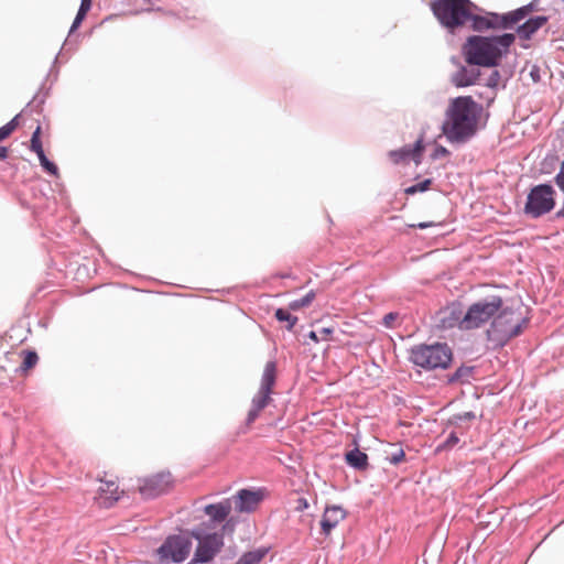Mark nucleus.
Listing matches in <instances>:
<instances>
[{
    "label": "nucleus",
    "mask_w": 564,
    "mask_h": 564,
    "mask_svg": "<svg viewBox=\"0 0 564 564\" xmlns=\"http://www.w3.org/2000/svg\"><path fill=\"white\" fill-rule=\"evenodd\" d=\"M479 106L471 96L454 98L442 124V132L451 143H466L477 132Z\"/></svg>",
    "instance_id": "f257e3e1"
},
{
    "label": "nucleus",
    "mask_w": 564,
    "mask_h": 564,
    "mask_svg": "<svg viewBox=\"0 0 564 564\" xmlns=\"http://www.w3.org/2000/svg\"><path fill=\"white\" fill-rule=\"evenodd\" d=\"M516 41V34L502 33L500 35H470L462 47L465 61L469 65L481 67H497L502 57L510 52Z\"/></svg>",
    "instance_id": "f03ea898"
},
{
    "label": "nucleus",
    "mask_w": 564,
    "mask_h": 564,
    "mask_svg": "<svg viewBox=\"0 0 564 564\" xmlns=\"http://www.w3.org/2000/svg\"><path fill=\"white\" fill-rule=\"evenodd\" d=\"M528 324L527 317H521L514 310L502 306L486 332L487 340L494 349H500L519 336Z\"/></svg>",
    "instance_id": "7ed1b4c3"
},
{
    "label": "nucleus",
    "mask_w": 564,
    "mask_h": 564,
    "mask_svg": "<svg viewBox=\"0 0 564 564\" xmlns=\"http://www.w3.org/2000/svg\"><path fill=\"white\" fill-rule=\"evenodd\" d=\"M431 9L441 25L454 33L468 22L470 9L478 7L470 0H433Z\"/></svg>",
    "instance_id": "20e7f679"
},
{
    "label": "nucleus",
    "mask_w": 564,
    "mask_h": 564,
    "mask_svg": "<svg viewBox=\"0 0 564 564\" xmlns=\"http://www.w3.org/2000/svg\"><path fill=\"white\" fill-rule=\"evenodd\" d=\"M453 354L447 344H420L410 349L409 360L426 371L449 367Z\"/></svg>",
    "instance_id": "39448f33"
},
{
    "label": "nucleus",
    "mask_w": 564,
    "mask_h": 564,
    "mask_svg": "<svg viewBox=\"0 0 564 564\" xmlns=\"http://www.w3.org/2000/svg\"><path fill=\"white\" fill-rule=\"evenodd\" d=\"M503 300L500 295L491 294L475 303L466 311L462 319V330L480 328L496 316L501 310Z\"/></svg>",
    "instance_id": "423d86ee"
},
{
    "label": "nucleus",
    "mask_w": 564,
    "mask_h": 564,
    "mask_svg": "<svg viewBox=\"0 0 564 564\" xmlns=\"http://www.w3.org/2000/svg\"><path fill=\"white\" fill-rule=\"evenodd\" d=\"M192 538L188 534H171L165 538L155 555L161 564H181L189 555Z\"/></svg>",
    "instance_id": "0eeeda50"
},
{
    "label": "nucleus",
    "mask_w": 564,
    "mask_h": 564,
    "mask_svg": "<svg viewBox=\"0 0 564 564\" xmlns=\"http://www.w3.org/2000/svg\"><path fill=\"white\" fill-rule=\"evenodd\" d=\"M555 189L551 184L543 183L533 186L527 197L523 212L536 219L550 213L555 207Z\"/></svg>",
    "instance_id": "6e6552de"
},
{
    "label": "nucleus",
    "mask_w": 564,
    "mask_h": 564,
    "mask_svg": "<svg viewBox=\"0 0 564 564\" xmlns=\"http://www.w3.org/2000/svg\"><path fill=\"white\" fill-rule=\"evenodd\" d=\"M189 536L198 542L189 564L210 562L224 545L223 533H204L202 529H193Z\"/></svg>",
    "instance_id": "1a4fd4ad"
},
{
    "label": "nucleus",
    "mask_w": 564,
    "mask_h": 564,
    "mask_svg": "<svg viewBox=\"0 0 564 564\" xmlns=\"http://www.w3.org/2000/svg\"><path fill=\"white\" fill-rule=\"evenodd\" d=\"M276 380V366L274 361H268L264 366L261 377V383L258 392L251 400V406L263 410L271 400L272 389Z\"/></svg>",
    "instance_id": "9d476101"
},
{
    "label": "nucleus",
    "mask_w": 564,
    "mask_h": 564,
    "mask_svg": "<svg viewBox=\"0 0 564 564\" xmlns=\"http://www.w3.org/2000/svg\"><path fill=\"white\" fill-rule=\"evenodd\" d=\"M172 475L170 471H161L143 480L140 486V494L145 499H153L166 494L172 487Z\"/></svg>",
    "instance_id": "9b49d317"
},
{
    "label": "nucleus",
    "mask_w": 564,
    "mask_h": 564,
    "mask_svg": "<svg viewBox=\"0 0 564 564\" xmlns=\"http://www.w3.org/2000/svg\"><path fill=\"white\" fill-rule=\"evenodd\" d=\"M61 52L55 56L53 64L46 75L45 80L48 78H52V83L48 87H45V83L42 84L39 91L34 95L33 99L26 105L28 108H32L33 111L41 112L42 107L45 104V100L47 96L50 95V90L52 88V85L57 80L59 70L56 67V64L58 63Z\"/></svg>",
    "instance_id": "f8f14e48"
},
{
    "label": "nucleus",
    "mask_w": 564,
    "mask_h": 564,
    "mask_svg": "<svg viewBox=\"0 0 564 564\" xmlns=\"http://www.w3.org/2000/svg\"><path fill=\"white\" fill-rule=\"evenodd\" d=\"M424 150L423 138H419L413 145H404L398 150L389 152V158L394 164L413 160L415 164L421 163L422 153Z\"/></svg>",
    "instance_id": "ddd939ff"
},
{
    "label": "nucleus",
    "mask_w": 564,
    "mask_h": 564,
    "mask_svg": "<svg viewBox=\"0 0 564 564\" xmlns=\"http://www.w3.org/2000/svg\"><path fill=\"white\" fill-rule=\"evenodd\" d=\"M479 65H462L451 76V83L457 88L476 85L480 77Z\"/></svg>",
    "instance_id": "4468645a"
},
{
    "label": "nucleus",
    "mask_w": 564,
    "mask_h": 564,
    "mask_svg": "<svg viewBox=\"0 0 564 564\" xmlns=\"http://www.w3.org/2000/svg\"><path fill=\"white\" fill-rule=\"evenodd\" d=\"M262 499L261 490L240 489L235 496L236 510L250 513L257 509Z\"/></svg>",
    "instance_id": "2eb2a0df"
},
{
    "label": "nucleus",
    "mask_w": 564,
    "mask_h": 564,
    "mask_svg": "<svg viewBox=\"0 0 564 564\" xmlns=\"http://www.w3.org/2000/svg\"><path fill=\"white\" fill-rule=\"evenodd\" d=\"M470 28L474 32L484 33L489 30H495L494 12L485 11L480 8L470 9V17L468 18Z\"/></svg>",
    "instance_id": "dca6fc26"
},
{
    "label": "nucleus",
    "mask_w": 564,
    "mask_h": 564,
    "mask_svg": "<svg viewBox=\"0 0 564 564\" xmlns=\"http://www.w3.org/2000/svg\"><path fill=\"white\" fill-rule=\"evenodd\" d=\"M346 518V511L340 506L327 507L321 520V528L324 535H329L340 521Z\"/></svg>",
    "instance_id": "f3484780"
},
{
    "label": "nucleus",
    "mask_w": 564,
    "mask_h": 564,
    "mask_svg": "<svg viewBox=\"0 0 564 564\" xmlns=\"http://www.w3.org/2000/svg\"><path fill=\"white\" fill-rule=\"evenodd\" d=\"M462 313L457 308H444L437 312L435 325L441 330H447L455 326L462 329Z\"/></svg>",
    "instance_id": "a211bd4d"
},
{
    "label": "nucleus",
    "mask_w": 564,
    "mask_h": 564,
    "mask_svg": "<svg viewBox=\"0 0 564 564\" xmlns=\"http://www.w3.org/2000/svg\"><path fill=\"white\" fill-rule=\"evenodd\" d=\"M203 510L204 513L209 517L210 522L221 523L228 518L231 511V502L230 499H224L217 503L206 505Z\"/></svg>",
    "instance_id": "6ab92c4d"
},
{
    "label": "nucleus",
    "mask_w": 564,
    "mask_h": 564,
    "mask_svg": "<svg viewBox=\"0 0 564 564\" xmlns=\"http://www.w3.org/2000/svg\"><path fill=\"white\" fill-rule=\"evenodd\" d=\"M547 20L549 18L546 15L529 18L525 22L518 25L516 29L517 35L521 40H530L532 35L547 22Z\"/></svg>",
    "instance_id": "aec40b11"
},
{
    "label": "nucleus",
    "mask_w": 564,
    "mask_h": 564,
    "mask_svg": "<svg viewBox=\"0 0 564 564\" xmlns=\"http://www.w3.org/2000/svg\"><path fill=\"white\" fill-rule=\"evenodd\" d=\"M520 13L521 12H517L516 10L509 11L507 13L494 12V21L496 24L495 30L513 29V26L521 21L519 18Z\"/></svg>",
    "instance_id": "412c9836"
},
{
    "label": "nucleus",
    "mask_w": 564,
    "mask_h": 564,
    "mask_svg": "<svg viewBox=\"0 0 564 564\" xmlns=\"http://www.w3.org/2000/svg\"><path fill=\"white\" fill-rule=\"evenodd\" d=\"M345 460L348 466L356 470H366L368 468V455L359 448H354L345 454Z\"/></svg>",
    "instance_id": "4be33fe9"
},
{
    "label": "nucleus",
    "mask_w": 564,
    "mask_h": 564,
    "mask_svg": "<svg viewBox=\"0 0 564 564\" xmlns=\"http://www.w3.org/2000/svg\"><path fill=\"white\" fill-rule=\"evenodd\" d=\"M101 502L105 507L109 508L119 499L118 486L113 481H107L99 488Z\"/></svg>",
    "instance_id": "5701e85b"
},
{
    "label": "nucleus",
    "mask_w": 564,
    "mask_h": 564,
    "mask_svg": "<svg viewBox=\"0 0 564 564\" xmlns=\"http://www.w3.org/2000/svg\"><path fill=\"white\" fill-rule=\"evenodd\" d=\"M268 553L267 547L245 552L235 564H259Z\"/></svg>",
    "instance_id": "b1692460"
},
{
    "label": "nucleus",
    "mask_w": 564,
    "mask_h": 564,
    "mask_svg": "<svg viewBox=\"0 0 564 564\" xmlns=\"http://www.w3.org/2000/svg\"><path fill=\"white\" fill-rule=\"evenodd\" d=\"M473 373V367L460 366L453 373L448 375L447 382L456 383V382H465L468 381Z\"/></svg>",
    "instance_id": "393cba45"
},
{
    "label": "nucleus",
    "mask_w": 564,
    "mask_h": 564,
    "mask_svg": "<svg viewBox=\"0 0 564 564\" xmlns=\"http://www.w3.org/2000/svg\"><path fill=\"white\" fill-rule=\"evenodd\" d=\"M275 318L279 322H286V329L292 330L295 324L297 323V317L295 315H292L289 310L286 308H278L274 313Z\"/></svg>",
    "instance_id": "a878e982"
},
{
    "label": "nucleus",
    "mask_w": 564,
    "mask_h": 564,
    "mask_svg": "<svg viewBox=\"0 0 564 564\" xmlns=\"http://www.w3.org/2000/svg\"><path fill=\"white\" fill-rule=\"evenodd\" d=\"M314 299H315V292L313 290H311L301 299H296V300L290 302L289 308L292 311H297L302 307H306L313 302Z\"/></svg>",
    "instance_id": "bb28decb"
},
{
    "label": "nucleus",
    "mask_w": 564,
    "mask_h": 564,
    "mask_svg": "<svg viewBox=\"0 0 564 564\" xmlns=\"http://www.w3.org/2000/svg\"><path fill=\"white\" fill-rule=\"evenodd\" d=\"M39 360V356L34 350H28L24 354L22 364L20 366V369L22 371H28L29 369L33 368Z\"/></svg>",
    "instance_id": "cd10ccee"
},
{
    "label": "nucleus",
    "mask_w": 564,
    "mask_h": 564,
    "mask_svg": "<svg viewBox=\"0 0 564 564\" xmlns=\"http://www.w3.org/2000/svg\"><path fill=\"white\" fill-rule=\"evenodd\" d=\"M40 133H41V127L39 126L35 131L32 133V137H31V150L36 153V155H41V154H44V150H43V147H42V142H41V139H40Z\"/></svg>",
    "instance_id": "c85d7f7f"
},
{
    "label": "nucleus",
    "mask_w": 564,
    "mask_h": 564,
    "mask_svg": "<svg viewBox=\"0 0 564 564\" xmlns=\"http://www.w3.org/2000/svg\"><path fill=\"white\" fill-rule=\"evenodd\" d=\"M459 438L455 432H452L444 442L440 443L436 447V452H443L447 449H452L456 444H458Z\"/></svg>",
    "instance_id": "c756f323"
},
{
    "label": "nucleus",
    "mask_w": 564,
    "mask_h": 564,
    "mask_svg": "<svg viewBox=\"0 0 564 564\" xmlns=\"http://www.w3.org/2000/svg\"><path fill=\"white\" fill-rule=\"evenodd\" d=\"M41 166L51 175H57L58 169L56 164L47 159V156L44 154H41L37 156Z\"/></svg>",
    "instance_id": "7c9ffc66"
},
{
    "label": "nucleus",
    "mask_w": 564,
    "mask_h": 564,
    "mask_svg": "<svg viewBox=\"0 0 564 564\" xmlns=\"http://www.w3.org/2000/svg\"><path fill=\"white\" fill-rule=\"evenodd\" d=\"M405 458V453L403 448L399 447L395 452L391 453L387 456V460L391 465H398Z\"/></svg>",
    "instance_id": "2f4dec72"
},
{
    "label": "nucleus",
    "mask_w": 564,
    "mask_h": 564,
    "mask_svg": "<svg viewBox=\"0 0 564 564\" xmlns=\"http://www.w3.org/2000/svg\"><path fill=\"white\" fill-rule=\"evenodd\" d=\"M538 1L539 0H533L528 4L516 9L517 12H521L519 15L520 20H523L527 15H529L530 12H532L536 8Z\"/></svg>",
    "instance_id": "473e14b6"
},
{
    "label": "nucleus",
    "mask_w": 564,
    "mask_h": 564,
    "mask_svg": "<svg viewBox=\"0 0 564 564\" xmlns=\"http://www.w3.org/2000/svg\"><path fill=\"white\" fill-rule=\"evenodd\" d=\"M500 80V73L499 70L495 69L491 72V74L486 79L485 86L488 88H497Z\"/></svg>",
    "instance_id": "72a5a7b5"
},
{
    "label": "nucleus",
    "mask_w": 564,
    "mask_h": 564,
    "mask_svg": "<svg viewBox=\"0 0 564 564\" xmlns=\"http://www.w3.org/2000/svg\"><path fill=\"white\" fill-rule=\"evenodd\" d=\"M237 523H238V521L234 517L227 518L224 521V524H223V528H221L223 535L225 533H232L235 531V529H236Z\"/></svg>",
    "instance_id": "f704fd0d"
},
{
    "label": "nucleus",
    "mask_w": 564,
    "mask_h": 564,
    "mask_svg": "<svg viewBox=\"0 0 564 564\" xmlns=\"http://www.w3.org/2000/svg\"><path fill=\"white\" fill-rule=\"evenodd\" d=\"M447 155H449V151L445 147L437 144L431 154V159L438 160Z\"/></svg>",
    "instance_id": "c9c22d12"
},
{
    "label": "nucleus",
    "mask_w": 564,
    "mask_h": 564,
    "mask_svg": "<svg viewBox=\"0 0 564 564\" xmlns=\"http://www.w3.org/2000/svg\"><path fill=\"white\" fill-rule=\"evenodd\" d=\"M475 417H476L475 412L467 411V412L454 415L453 416V422L454 423H459V422H463V421H471V420H475Z\"/></svg>",
    "instance_id": "e433bc0d"
},
{
    "label": "nucleus",
    "mask_w": 564,
    "mask_h": 564,
    "mask_svg": "<svg viewBox=\"0 0 564 564\" xmlns=\"http://www.w3.org/2000/svg\"><path fill=\"white\" fill-rule=\"evenodd\" d=\"M555 184L560 188V191L564 194V160L561 163L560 171L555 175Z\"/></svg>",
    "instance_id": "4c0bfd02"
},
{
    "label": "nucleus",
    "mask_w": 564,
    "mask_h": 564,
    "mask_svg": "<svg viewBox=\"0 0 564 564\" xmlns=\"http://www.w3.org/2000/svg\"><path fill=\"white\" fill-rule=\"evenodd\" d=\"M260 412H261V410L250 406V410L248 411V414L246 417V424L248 426L251 425L258 419Z\"/></svg>",
    "instance_id": "58836bf2"
},
{
    "label": "nucleus",
    "mask_w": 564,
    "mask_h": 564,
    "mask_svg": "<svg viewBox=\"0 0 564 564\" xmlns=\"http://www.w3.org/2000/svg\"><path fill=\"white\" fill-rule=\"evenodd\" d=\"M87 14L85 13H82L79 11H77V14L70 25V29H69V34L73 33L74 31H76L79 25L82 24V22L84 21V19L86 18Z\"/></svg>",
    "instance_id": "ea45409f"
},
{
    "label": "nucleus",
    "mask_w": 564,
    "mask_h": 564,
    "mask_svg": "<svg viewBox=\"0 0 564 564\" xmlns=\"http://www.w3.org/2000/svg\"><path fill=\"white\" fill-rule=\"evenodd\" d=\"M18 119H19V115H17L14 118H12L8 123L2 126L4 131H7L8 135H10L15 130V128L18 126Z\"/></svg>",
    "instance_id": "a19ab883"
},
{
    "label": "nucleus",
    "mask_w": 564,
    "mask_h": 564,
    "mask_svg": "<svg viewBox=\"0 0 564 564\" xmlns=\"http://www.w3.org/2000/svg\"><path fill=\"white\" fill-rule=\"evenodd\" d=\"M398 317V313H394V312H390L388 314L384 315L383 317V321H382V324L387 327V328H390L392 327V323L393 321Z\"/></svg>",
    "instance_id": "79ce46f5"
},
{
    "label": "nucleus",
    "mask_w": 564,
    "mask_h": 564,
    "mask_svg": "<svg viewBox=\"0 0 564 564\" xmlns=\"http://www.w3.org/2000/svg\"><path fill=\"white\" fill-rule=\"evenodd\" d=\"M431 184H432V180L431 178H425L422 182H420L417 184H414V185L416 187L417 193L419 192L422 193V192L427 191L430 188Z\"/></svg>",
    "instance_id": "37998d69"
},
{
    "label": "nucleus",
    "mask_w": 564,
    "mask_h": 564,
    "mask_svg": "<svg viewBox=\"0 0 564 564\" xmlns=\"http://www.w3.org/2000/svg\"><path fill=\"white\" fill-rule=\"evenodd\" d=\"M91 3H93V0H80V6L78 8V11L87 14V12L91 8Z\"/></svg>",
    "instance_id": "c03bdc74"
},
{
    "label": "nucleus",
    "mask_w": 564,
    "mask_h": 564,
    "mask_svg": "<svg viewBox=\"0 0 564 564\" xmlns=\"http://www.w3.org/2000/svg\"><path fill=\"white\" fill-rule=\"evenodd\" d=\"M308 508V502L305 498L301 497L296 500V510L303 511Z\"/></svg>",
    "instance_id": "a18cd8bd"
},
{
    "label": "nucleus",
    "mask_w": 564,
    "mask_h": 564,
    "mask_svg": "<svg viewBox=\"0 0 564 564\" xmlns=\"http://www.w3.org/2000/svg\"><path fill=\"white\" fill-rule=\"evenodd\" d=\"M333 333H334L333 327H323L319 330V334H321L323 340H326L328 338V336L332 335Z\"/></svg>",
    "instance_id": "49530a36"
},
{
    "label": "nucleus",
    "mask_w": 564,
    "mask_h": 564,
    "mask_svg": "<svg viewBox=\"0 0 564 564\" xmlns=\"http://www.w3.org/2000/svg\"><path fill=\"white\" fill-rule=\"evenodd\" d=\"M432 226H435V224L433 221H424V223H419L416 225H411V227L419 228V229H426Z\"/></svg>",
    "instance_id": "de8ad7c7"
},
{
    "label": "nucleus",
    "mask_w": 564,
    "mask_h": 564,
    "mask_svg": "<svg viewBox=\"0 0 564 564\" xmlns=\"http://www.w3.org/2000/svg\"><path fill=\"white\" fill-rule=\"evenodd\" d=\"M142 2L149 6L147 9H144V11H147V12L162 11L161 8H154L153 7V0H142Z\"/></svg>",
    "instance_id": "09e8293b"
},
{
    "label": "nucleus",
    "mask_w": 564,
    "mask_h": 564,
    "mask_svg": "<svg viewBox=\"0 0 564 564\" xmlns=\"http://www.w3.org/2000/svg\"><path fill=\"white\" fill-rule=\"evenodd\" d=\"M530 76L531 78L533 79V82H539L540 80V70L538 67H533L530 72Z\"/></svg>",
    "instance_id": "8fccbe9b"
},
{
    "label": "nucleus",
    "mask_w": 564,
    "mask_h": 564,
    "mask_svg": "<svg viewBox=\"0 0 564 564\" xmlns=\"http://www.w3.org/2000/svg\"><path fill=\"white\" fill-rule=\"evenodd\" d=\"M8 156V148L0 145V160H4Z\"/></svg>",
    "instance_id": "3c124183"
},
{
    "label": "nucleus",
    "mask_w": 564,
    "mask_h": 564,
    "mask_svg": "<svg viewBox=\"0 0 564 564\" xmlns=\"http://www.w3.org/2000/svg\"><path fill=\"white\" fill-rule=\"evenodd\" d=\"M307 337H308L311 340L315 341V343H318V341H319V337H318L317 333H316V332H314V330H311V332L308 333Z\"/></svg>",
    "instance_id": "603ef678"
},
{
    "label": "nucleus",
    "mask_w": 564,
    "mask_h": 564,
    "mask_svg": "<svg viewBox=\"0 0 564 564\" xmlns=\"http://www.w3.org/2000/svg\"><path fill=\"white\" fill-rule=\"evenodd\" d=\"M404 192H405V194H408V195H413V194H416V193H417L415 185H411V186L406 187V188L404 189Z\"/></svg>",
    "instance_id": "864d4df0"
},
{
    "label": "nucleus",
    "mask_w": 564,
    "mask_h": 564,
    "mask_svg": "<svg viewBox=\"0 0 564 564\" xmlns=\"http://www.w3.org/2000/svg\"><path fill=\"white\" fill-rule=\"evenodd\" d=\"M8 137L9 135H8L7 131H4V129L1 127L0 128V141L4 140Z\"/></svg>",
    "instance_id": "5fc2aeb1"
}]
</instances>
